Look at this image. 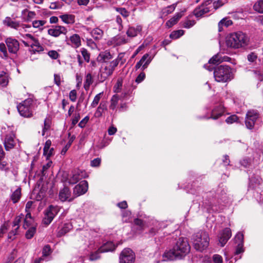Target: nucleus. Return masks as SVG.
Listing matches in <instances>:
<instances>
[{
	"mask_svg": "<svg viewBox=\"0 0 263 263\" xmlns=\"http://www.w3.org/2000/svg\"><path fill=\"white\" fill-rule=\"evenodd\" d=\"M145 74L144 72H141L137 77L136 82L138 83L141 82L145 78Z\"/></svg>",
	"mask_w": 263,
	"mask_h": 263,
	"instance_id": "obj_63",
	"label": "nucleus"
},
{
	"mask_svg": "<svg viewBox=\"0 0 263 263\" xmlns=\"http://www.w3.org/2000/svg\"><path fill=\"white\" fill-rule=\"evenodd\" d=\"M51 253V248L49 246H45L43 249V256H48Z\"/></svg>",
	"mask_w": 263,
	"mask_h": 263,
	"instance_id": "obj_58",
	"label": "nucleus"
},
{
	"mask_svg": "<svg viewBox=\"0 0 263 263\" xmlns=\"http://www.w3.org/2000/svg\"><path fill=\"white\" fill-rule=\"evenodd\" d=\"M253 9L260 13H263V0L257 1L253 6Z\"/></svg>",
	"mask_w": 263,
	"mask_h": 263,
	"instance_id": "obj_38",
	"label": "nucleus"
},
{
	"mask_svg": "<svg viewBox=\"0 0 263 263\" xmlns=\"http://www.w3.org/2000/svg\"><path fill=\"white\" fill-rule=\"evenodd\" d=\"M192 240L195 249L202 251L208 247L210 238L206 232L202 231L195 234Z\"/></svg>",
	"mask_w": 263,
	"mask_h": 263,
	"instance_id": "obj_3",
	"label": "nucleus"
},
{
	"mask_svg": "<svg viewBox=\"0 0 263 263\" xmlns=\"http://www.w3.org/2000/svg\"><path fill=\"white\" fill-rule=\"evenodd\" d=\"M176 4H174L163 9L162 11L163 14H164L165 15H167L172 13L175 10L176 7Z\"/></svg>",
	"mask_w": 263,
	"mask_h": 263,
	"instance_id": "obj_43",
	"label": "nucleus"
},
{
	"mask_svg": "<svg viewBox=\"0 0 263 263\" xmlns=\"http://www.w3.org/2000/svg\"><path fill=\"white\" fill-rule=\"evenodd\" d=\"M87 177V173L85 171L76 170L72 172V176L69 180V183L75 184L80 180Z\"/></svg>",
	"mask_w": 263,
	"mask_h": 263,
	"instance_id": "obj_11",
	"label": "nucleus"
},
{
	"mask_svg": "<svg viewBox=\"0 0 263 263\" xmlns=\"http://www.w3.org/2000/svg\"><path fill=\"white\" fill-rule=\"evenodd\" d=\"M183 12L176 13L173 17L166 22V26L168 28L172 27L178 22V21L183 16Z\"/></svg>",
	"mask_w": 263,
	"mask_h": 263,
	"instance_id": "obj_21",
	"label": "nucleus"
},
{
	"mask_svg": "<svg viewBox=\"0 0 263 263\" xmlns=\"http://www.w3.org/2000/svg\"><path fill=\"white\" fill-rule=\"evenodd\" d=\"M72 228L71 223H65L63 227L59 231L57 236L61 237L68 233Z\"/></svg>",
	"mask_w": 263,
	"mask_h": 263,
	"instance_id": "obj_29",
	"label": "nucleus"
},
{
	"mask_svg": "<svg viewBox=\"0 0 263 263\" xmlns=\"http://www.w3.org/2000/svg\"><path fill=\"white\" fill-rule=\"evenodd\" d=\"M60 18L65 23L67 24H71L75 22V17L73 15L65 14L60 16Z\"/></svg>",
	"mask_w": 263,
	"mask_h": 263,
	"instance_id": "obj_25",
	"label": "nucleus"
},
{
	"mask_svg": "<svg viewBox=\"0 0 263 263\" xmlns=\"http://www.w3.org/2000/svg\"><path fill=\"white\" fill-rule=\"evenodd\" d=\"M107 109V102L102 101L95 112V116L99 118L102 116L104 110Z\"/></svg>",
	"mask_w": 263,
	"mask_h": 263,
	"instance_id": "obj_22",
	"label": "nucleus"
},
{
	"mask_svg": "<svg viewBox=\"0 0 263 263\" xmlns=\"http://www.w3.org/2000/svg\"><path fill=\"white\" fill-rule=\"evenodd\" d=\"M214 76L216 81L226 82L232 79V70L228 66L221 65L215 69Z\"/></svg>",
	"mask_w": 263,
	"mask_h": 263,
	"instance_id": "obj_4",
	"label": "nucleus"
},
{
	"mask_svg": "<svg viewBox=\"0 0 263 263\" xmlns=\"http://www.w3.org/2000/svg\"><path fill=\"white\" fill-rule=\"evenodd\" d=\"M152 58L149 57L148 53H146L141 58L140 60L137 62L135 65L136 70L139 69L142 66V69L143 70L146 69L151 63Z\"/></svg>",
	"mask_w": 263,
	"mask_h": 263,
	"instance_id": "obj_16",
	"label": "nucleus"
},
{
	"mask_svg": "<svg viewBox=\"0 0 263 263\" xmlns=\"http://www.w3.org/2000/svg\"><path fill=\"white\" fill-rule=\"evenodd\" d=\"M115 10L119 12L123 17L126 18L129 15V12L125 8L122 7H114Z\"/></svg>",
	"mask_w": 263,
	"mask_h": 263,
	"instance_id": "obj_41",
	"label": "nucleus"
},
{
	"mask_svg": "<svg viewBox=\"0 0 263 263\" xmlns=\"http://www.w3.org/2000/svg\"><path fill=\"white\" fill-rule=\"evenodd\" d=\"M221 62H222V60H221V53H217L214 55L209 61L210 64H218Z\"/></svg>",
	"mask_w": 263,
	"mask_h": 263,
	"instance_id": "obj_37",
	"label": "nucleus"
},
{
	"mask_svg": "<svg viewBox=\"0 0 263 263\" xmlns=\"http://www.w3.org/2000/svg\"><path fill=\"white\" fill-rule=\"evenodd\" d=\"M122 86V81L120 80H118L116 84L114 87V90L115 92H119L121 89Z\"/></svg>",
	"mask_w": 263,
	"mask_h": 263,
	"instance_id": "obj_54",
	"label": "nucleus"
},
{
	"mask_svg": "<svg viewBox=\"0 0 263 263\" xmlns=\"http://www.w3.org/2000/svg\"><path fill=\"white\" fill-rule=\"evenodd\" d=\"M231 230L230 228L224 229L219 234V242L221 247H223L231 237Z\"/></svg>",
	"mask_w": 263,
	"mask_h": 263,
	"instance_id": "obj_14",
	"label": "nucleus"
},
{
	"mask_svg": "<svg viewBox=\"0 0 263 263\" xmlns=\"http://www.w3.org/2000/svg\"><path fill=\"white\" fill-rule=\"evenodd\" d=\"M238 120V118L237 116L232 115L227 118V119L226 120V121L228 124H232L233 123L237 122Z\"/></svg>",
	"mask_w": 263,
	"mask_h": 263,
	"instance_id": "obj_53",
	"label": "nucleus"
},
{
	"mask_svg": "<svg viewBox=\"0 0 263 263\" xmlns=\"http://www.w3.org/2000/svg\"><path fill=\"white\" fill-rule=\"evenodd\" d=\"M190 251V245L185 238H180L171 249L166 250L162 255V261H173L182 258Z\"/></svg>",
	"mask_w": 263,
	"mask_h": 263,
	"instance_id": "obj_1",
	"label": "nucleus"
},
{
	"mask_svg": "<svg viewBox=\"0 0 263 263\" xmlns=\"http://www.w3.org/2000/svg\"><path fill=\"white\" fill-rule=\"evenodd\" d=\"M116 246L111 241H108L100 247V251L107 252L109 251H112L116 249Z\"/></svg>",
	"mask_w": 263,
	"mask_h": 263,
	"instance_id": "obj_26",
	"label": "nucleus"
},
{
	"mask_svg": "<svg viewBox=\"0 0 263 263\" xmlns=\"http://www.w3.org/2000/svg\"><path fill=\"white\" fill-rule=\"evenodd\" d=\"M9 26L16 29H18L19 30H21V28H22L24 29L25 31H27L26 28H31L30 25H27L25 24H22L20 25L18 23L13 21H12V23L10 24Z\"/></svg>",
	"mask_w": 263,
	"mask_h": 263,
	"instance_id": "obj_32",
	"label": "nucleus"
},
{
	"mask_svg": "<svg viewBox=\"0 0 263 263\" xmlns=\"http://www.w3.org/2000/svg\"><path fill=\"white\" fill-rule=\"evenodd\" d=\"M120 263H134L135 254L132 250L125 248L122 250L120 255Z\"/></svg>",
	"mask_w": 263,
	"mask_h": 263,
	"instance_id": "obj_9",
	"label": "nucleus"
},
{
	"mask_svg": "<svg viewBox=\"0 0 263 263\" xmlns=\"http://www.w3.org/2000/svg\"><path fill=\"white\" fill-rule=\"evenodd\" d=\"M92 82V80L91 75L90 73H88L86 76L85 81L84 82V86L85 89H88Z\"/></svg>",
	"mask_w": 263,
	"mask_h": 263,
	"instance_id": "obj_45",
	"label": "nucleus"
},
{
	"mask_svg": "<svg viewBox=\"0 0 263 263\" xmlns=\"http://www.w3.org/2000/svg\"><path fill=\"white\" fill-rule=\"evenodd\" d=\"M89 119V117L88 116H86L84 119H83L79 123V126L81 128H84L87 123L88 122Z\"/></svg>",
	"mask_w": 263,
	"mask_h": 263,
	"instance_id": "obj_59",
	"label": "nucleus"
},
{
	"mask_svg": "<svg viewBox=\"0 0 263 263\" xmlns=\"http://www.w3.org/2000/svg\"><path fill=\"white\" fill-rule=\"evenodd\" d=\"M101 159L99 158H95L90 162V165L92 167H98L101 163Z\"/></svg>",
	"mask_w": 263,
	"mask_h": 263,
	"instance_id": "obj_57",
	"label": "nucleus"
},
{
	"mask_svg": "<svg viewBox=\"0 0 263 263\" xmlns=\"http://www.w3.org/2000/svg\"><path fill=\"white\" fill-rule=\"evenodd\" d=\"M142 30V27L141 26H137L136 28L134 27H130L126 32V34L129 37H135L138 33L140 32Z\"/></svg>",
	"mask_w": 263,
	"mask_h": 263,
	"instance_id": "obj_24",
	"label": "nucleus"
},
{
	"mask_svg": "<svg viewBox=\"0 0 263 263\" xmlns=\"http://www.w3.org/2000/svg\"><path fill=\"white\" fill-rule=\"evenodd\" d=\"M48 55L52 59L56 60L59 57V54L55 50H50Z\"/></svg>",
	"mask_w": 263,
	"mask_h": 263,
	"instance_id": "obj_56",
	"label": "nucleus"
},
{
	"mask_svg": "<svg viewBox=\"0 0 263 263\" xmlns=\"http://www.w3.org/2000/svg\"><path fill=\"white\" fill-rule=\"evenodd\" d=\"M91 34L92 36L95 39V40H100L101 39L103 35V31L98 28H96L93 29L91 32Z\"/></svg>",
	"mask_w": 263,
	"mask_h": 263,
	"instance_id": "obj_33",
	"label": "nucleus"
},
{
	"mask_svg": "<svg viewBox=\"0 0 263 263\" xmlns=\"http://www.w3.org/2000/svg\"><path fill=\"white\" fill-rule=\"evenodd\" d=\"M234 240L236 243H243V234L240 232H238L236 235Z\"/></svg>",
	"mask_w": 263,
	"mask_h": 263,
	"instance_id": "obj_49",
	"label": "nucleus"
},
{
	"mask_svg": "<svg viewBox=\"0 0 263 263\" xmlns=\"http://www.w3.org/2000/svg\"><path fill=\"white\" fill-rule=\"evenodd\" d=\"M103 95V93L101 92L97 94L94 98L91 104V107H95L99 103L101 98Z\"/></svg>",
	"mask_w": 263,
	"mask_h": 263,
	"instance_id": "obj_46",
	"label": "nucleus"
},
{
	"mask_svg": "<svg viewBox=\"0 0 263 263\" xmlns=\"http://www.w3.org/2000/svg\"><path fill=\"white\" fill-rule=\"evenodd\" d=\"M15 136L13 134L7 135L4 140V146L6 151H9L14 147L15 145Z\"/></svg>",
	"mask_w": 263,
	"mask_h": 263,
	"instance_id": "obj_18",
	"label": "nucleus"
},
{
	"mask_svg": "<svg viewBox=\"0 0 263 263\" xmlns=\"http://www.w3.org/2000/svg\"><path fill=\"white\" fill-rule=\"evenodd\" d=\"M103 253L100 251V248H98L96 251H91L89 256V260L91 261L96 260L100 258V254Z\"/></svg>",
	"mask_w": 263,
	"mask_h": 263,
	"instance_id": "obj_34",
	"label": "nucleus"
},
{
	"mask_svg": "<svg viewBox=\"0 0 263 263\" xmlns=\"http://www.w3.org/2000/svg\"><path fill=\"white\" fill-rule=\"evenodd\" d=\"M232 24V21L230 20H227L223 18L222 20H221L219 23H218V30L219 31H222L223 29L222 27L223 26H226V27L230 26Z\"/></svg>",
	"mask_w": 263,
	"mask_h": 263,
	"instance_id": "obj_36",
	"label": "nucleus"
},
{
	"mask_svg": "<svg viewBox=\"0 0 263 263\" xmlns=\"http://www.w3.org/2000/svg\"><path fill=\"white\" fill-rule=\"evenodd\" d=\"M184 34V31L182 30H178L173 31L170 35V38L172 39H177Z\"/></svg>",
	"mask_w": 263,
	"mask_h": 263,
	"instance_id": "obj_44",
	"label": "nucleus"
},
{
	"mask_svg": "<svg viewBox=\"0 0 263 263\" xmlns=\"http://www.w3.org/2000/svg\"><path fill=\"white\" fill-rule=\"evenodd\" d=\"M77 93L76 90H71L69 93L70 100L72 102L76 101L77 99Z\"/></svg>",
	"mask_w": 263,
	"mask_h": 263,
	"instance_id": "obj_60",
	"label": "nucleus"
},
{
	"mask_svg": "<svg viewBox=\"0 0 263 263\" xmlns=\"http://www.w3.org/2000/svg\"><path fill=\"white\" fill-rule=\"evenodd\" d=\"M119 100V98L118 95H114L110 100V104L109 105V108L112 110L115 109L118 105Z\"/></svg>",
	"mask_w": 263,
	"mask_h": 263,
	"instance_id": "obj_39",
	"label": "nucleus"
},
{
	"mask_svg": "<svg viewBox=\"0 0 263 263\" xmlns=\"http://www.w3.org/2000/svg\"><path fill=\"white\" fill-rule=\"evenodd\" d=\"M6 43L10 52L13 53L16 52L19 48V44L17 41L12 38H8Z\"/></svg>",
	"mask_w": 263,
	"mask_h": 263,
	"instance_id": "obj_17",
	"label": "nucleus"
},
{
	"mask_svg": "<svg viewBox=\"0 0 263 263\" xmlns=\"http://www.w3.org/2000/svg\"><path fill=\"white\" fill-rule=\"evenodd\" d=\"M70 196V191L69 188L65 187L61 190L59 193V198L62 201H65L68 200L71 201V199H68Z\"/></svg>",
	"mask_w": 263,
	"mask_h": 263,
	"instance_id": "obj_20",
	"label": "nucleus"
},
{
	"mask_svg": "<svg viewBox=\"0 0 263 263\" xmlns=\"http://www.w3.org/2000/svg\"><path fill=\"white\" fill-rule=\"evenodd\" d=\"M220 110L218 112H217V111L216 109H214L212 112V115L211 118L213 119H217L219 117H220L223 112V111L222 110V107H220Z\"/></svg>",
	"mask_w": 263,
	"mask_h": 263,
	"instance_id": "obj_47",
	"label": "nucleus"
},
{
	"mask_svg": "<svg viewBox=\"0 0 263 263\" xmlns=\"http://www.w3.org/2000/svg\"><path fill=\"white\" fill-rule=\"evenodd\" d=\"M46 23L44 21H34V28H39L40 30H43V26Z\"/></svg>",
	"mask_w": 263,
	"mask_h": 263,
	"instance_id": "obj_51",
	"label": "nucleus"
},
{
	"mask_svg": "<svg viewBox=\"0 0 263 263\" xmlns=\"http://www.w3.org/2000/svg\"><path fill=\"white\" fill-rule=\"evenodd\" d=\"M21 196V189L18 187L12 193L11 196V199L13 203H15L17 202Z\"/></svg>",
	"mask_w": 263,
	"mask_h": 263,
	"instance_id": "obj_31",
	"label": "nucleus"
},
{
	"mask_svg": "<svg viewBox=\"0 0 263 263\" xmlns=\"http://www.w3.org/2000/svg\"><path fill=\"white\" fill-rule=\"evenodd\" d=\"M32 103V99L29 98L17 106L18 111L22 116L29 117L31 116Z\"/></svg>",
	"mask_w": 263,
	"mask_h": 263,
	"instance_id": "obj_6",
	"label": "nucleus"
},
{
	"mask_svg": "<svg viewBox=\"0 0 263 263\" xmlns=\"http://www.w3.org/2000/svg\"><path fill=\"white\" fill-rule=\"evenodd\" d=\"M67 32V29L62 26H56L49 29L48 30V34L54 37H58L62 34L65 35Z\"/></svg>",
	"mask_w": 263,
	"mask_h": 263,
	"instance_id": "obj_15",
	"label": "nucleus"
},
{
	"mask_svg": "<svg viewBox=\"0 0 263 263\" xmlns=\"http://www.w3.org/2000/svg\"><path fill=\"white\" fill-rule=\"evenodd\" d=\"M88 187V182L86 180L82 181L74 187L73 194L77 196L83 195L87 192Z\"/></svg>",
	"mask_w": 263,
	"mask_h": 263,
	"instance_id": "obj_13",
	"label": "nucleus"
},
{
	"mask_svg": "<svg viewBox=\"0 0 263 263\" xmlns=\"http://www.w3.org/2000/svg\"><path fill=\"white\" fill-rule=\"evenodd\" d=\"M22 18L27 22L31 21L33 18V12L25 9L22 11Z\"/></svg>",
	"mask_w": 263,
	"mask_h": 263,
	"instance_id": "obj_35",
	"label": "nucleus"
},
{
	"mask_svg": "<svg viewBox=\"0 0 263 263\" xmlns=\"http://www.w3.org/2000/svg\"><path fill=\"white\" fill-rule=\"evenodd\" d=\"M59 211L60 208L58 206L50 205L45 212L43 222L46 226L49 225Z\"/></svg>",
	"mask_w": 263,
	"mask_h": 263,
	"instance_id": "obj_8",
	"label": "nucleus"
},
{
	"mask_svg": "<svg viewBox=\"0 0 263 263\" xmlns=\"http://www.w3.org/2000/svg\"><path fill=\"white\" fill-rule=\"evenodd\" d=\"M81 52L84 59L87 62H88L90 59V54L88 53V51L85 48H82L81 49Z\"/></svg>",
	"mask_w": 263,
	"mask_h": 263,
	"instance_id": "obj_50",
	"label": "nucleus"
},
{
	"mask_svg": "<svg viewBox=\"0 0 263 263\" xmlns=\"http://www.w3.org/2000/svg\"><path fill=\"white\" fill-rule=\"evenodd\" d=\"M212 7H213L215 9H217L216 4H212V1L209 0L199 7L196 8L194 11V14L197 17H201L210 12V9Z\"/></svg>",
	"mask_w": 263,
	"mask_h": 263,
	"instance_id": "obj_7",
	"label": "nucleus"
},
{
	"mask_svg": "<svg viewBox=\"0 0 263 263\" xmlns=\"http://www.w3.org/2000/svg\"><path fill=\"white\" fill-rule=\"evenodd\" d=\"M112 58V55L110 52L107 51L101 52L98 57V60L104 62V63H106V62H108V61L111 60Z\"/></svg>",
	"mask_w": 263,
	"mask_h": 263,
	"instance_id": "obj_27",
	"label": "nucleus"
},
{
	"mask_svg": "<svg viewBox=\"0 0 263 263\" xmlns=\"http://www.w3.org/2000/svg\"><path fill=\"white\" fill-rule=\"evenodd\" d=\"M195 24V21L194 20H186L183 24V26L186 28H190Z\"/></svg>",
	"mask_w": 263,
	"mask_h": 263,
	"instance_id": "obj_52",
	"label": "nucleus"
},
{
	"mask_svg": "<svg viewBox=\"0 0 263 263\" xmlns=\"http://www.w3.org/2000/svg\"><path fill=\"white\" fill-rule=\"evenodd\" d=\"M213 261L214 263H223V259L221 256L218 254H214L213 256Z\"/></svg>",
	"mask_w": 263,
	"mask_h": 263,
	"instance_id": "obj_55",
	"label": "nucleus"
},
{
	"mask_svg": "<svg viewBox=\"0 0 263 263\" xmlns=\"http://www.w3.org/2000/svg\"><path fill=\"white\" fill-rule=\"evenodd\" d=\"M113 43L117 46L127 43V40L125 36L117 35L112 39Z\"/></svg>",
	"mask_w": 263,
	"mask_h": 263,
	"instance_id": "obj_30",
	"label": "nucleus"
},
{
	"mask_svg": "<svg viewBox=\"0 0 263 263\" xmlns=\"http://www.w3.org/2000/svg\"><path fill=\"white\" fill-rule=\"evenodd\" d=\"M5 156V153L3 149L2 145H0V170H8L7 163L4 161Z\"/></svg>",
	"mask_w": 263,
	"mask_h": 263,
	"instance_id": "obj_23",
	"label": "nucleus"
},
{
	"mask_svg": "<svg viewBox=\"0 0 263 263\" xmlns=\"http://www.w3.org/2000/svg\"><path fill=\"white\" fill-rule=\"evenodd\" d=\"M44 50V47L42 46L39 41L34 39V53L35 52L40 53Z\"/></svg>",
	"mask_w": 263,
	"mask_h": 263,
	"instance_id": "obj_42",
	"label": "nucleus"
},
{
	"mask_svg": "<svg viewBox=\"0 0 263 263\" xmlns=\"http://www.w3.org/2000/svg\"><path fill=\"white\" fill-rule=\"evenodd\" d=\"M247 36L241 32L230 34L226 39V44L228 47L238 49L247 45L248 43Z\"/></svg>",
	"mask_w": 263,
	"mask_h": 263,
	"instance_id": "obj_2",
	"label": "nucleus"
},
{
	"mask_svg": "<svg viewBox=\"0 0 263 263\" xmlns=\"http://www.w3.org/2000/svg\"><path fill=\"white\" fill-rule=\"evenodd\" d=\"M119 57L110 62H106L102 65L100 75L101 81L103 82L112 74L115 68L119 64Z\"/></svg>",
	"mask_w": 263,
	"mask_h": 263,
	"instance_id": "obj_5",
	"label": "nucleus"
},
{
	"mask_svg": "<svg viewBox=\"0 0 263 263\" xmlns=\"http://www.w3.org/2000/svg\"><path fill=\"white\" fill-rule=\"evenodd\" d=\"M23 228L25 229L27 228H29L31 227H33L32 226V218L31 217V214L30 212H28L26 214L25 218H24Z\"/></svg>",
	"mask_w": 263,
	"mask_h": 263,
	"instance_id": "obj_28",
	"label": "nucleus"
},
{
	"mask_svg": "<svg viewBox=\"0 0 263 263\" xmlns=\"http://www.w3.org/2000/svg\"><path fill=\"white\" fill-rule=\"evenodd\" d=\"M8 74L3 72L0 74V85L3 86H6L8 83Z\"/></svg>",
	"mask_w": 263,
	"mask_h": 263,
	"instance_id": "obj_40",
	"label": "nucleus"
},
{
	"mask_svg": "<svg viewBox=\"0 0 263 263\" xmlns=\"http://www.w3.org/2000/svg\"><path fill=\"white\" fill-rule=\"evenodd\" d=\"M51 125V121L49 119H45L44 120V128L42 131V135L44 136L45 135V133L46 130H48Z\"/></svg>",
	"mask_w": 263,
	"mask_h": 263,
	"instance_id": "obj_48",
	"label": "nucleus"
},
{
	"mask_svg": "<svg viewBox=\"0 0 263 263\" xmlns=\"http://www.w3.org/2000/svg\"><path fill=\"white\" fill-rule=\"evenodd\" d=\"M24 218V216L23 214H20L18 216L16 217L15 219L13 221V228L14 230H13L11 232L9 233L8 236L9 238H11L12 235H15L17 233V230L19 228L20 223L21 222L22 220Z\"/></svg>",
	"mask_w": 263,
	"mask_h": 263,
	"instance_id": "obj_19",
	"label": "nucleus"
},
{
	"mask_svg": "<svg viewBox=\"0 0 263 263\" xmlns=\"http://www.w3.org/2000/svg\"><path fill=\"white\" fill-rule=\"evenodd\" d=\"M47 151H44V155L46 157L47 159H48L53 154V148H50Z\"/></svg>",
	"mask_w": 263,
	"mask_h": 263,
	"instance_id": "obj_62",
	"label": "nucleus"
},
{
	"mask_svg": "<svg viewBox=\"0 0 263 263\" xmlns=\"http://www.w3.org/2000/svg\"><path fill=\"white\" fill-rule=\"evenodd\" d=\"M28 229V230L26 233V237L27 239H31L33 237V227Z\"/></svg>",
	"mask_w": 263,
	"mask_h": 263,
	"instance_id": "obj_64",
	"label": "nucleus"
},
{
	"mask_svg": "<svg viewBox=\"0 0 263 263\" xmlns=\"http://www.w3.org/2000/svg\"><path fill=\"white\" fill-rule=\"evenodd\" d=\"M65 41L67 45L71 46L74 48H77L81 45V38L78 34H74L69 38L66 36Z\"/></svg>",
	"mask_w": 263,
	"mask_h": 263,
	"instance_id": "obj_12",
	"label": "nucleus"
},
{
	"mask_svg": "<svg viewBox=\"0 0 263 263\" xmlns=\"http://www.w3.org/2000/svg\"><path fill=\"white\" fill-rule=\"evenodd\" d=\"M257 57V55L255 53L251 52L248 54L247 58L249 61L253 62L256 60Z\"/></svg>",
	"mask_w": 263,
	"mask_h": 263,
	"instance_id": "obj_61",
	"label": "nucleus"
},
{
	"mask_svg": "<svg viewBox=\"0 0 263 263\" xmlns=\"http://www.w3.org/2000/svg\"><path fill=\"white\" fill-rule=\"evenodd\" d=\"M258 117V114L254 110L249 111L246 115L245 123L247 127L249 129L253 128L255 122Z\"/></svg>",
	"mask_w": 263,
	"mask_h": 263,
	"instance_id": "obj_10",
	"label": "nucleus"
}]
</instances>
